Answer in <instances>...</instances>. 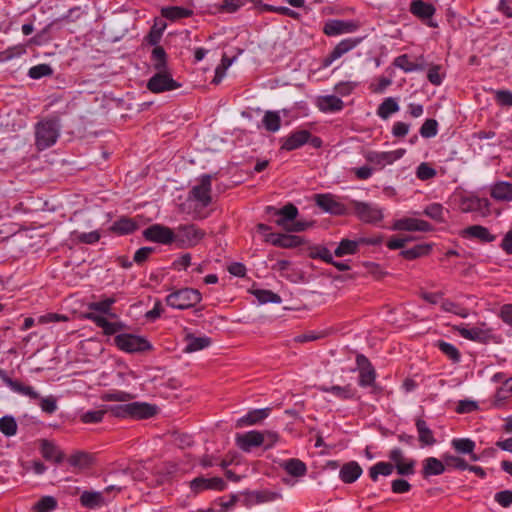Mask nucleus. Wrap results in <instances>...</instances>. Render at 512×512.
Segmentation results:
<instances>
[{
    "instance_id": "61",
    "label": "nucleus",
    "mask_w": 512,
    "mask_h": 512,
    "mask_svg": "<svg viewBox=\"0 0 512 512\" xmlns=\"http://www.w3.org/2000/svg\"><path fill=\"white\" fill-rule=\"evenodd\" d=\"M414 467H415V461L413 459H410L407 461L404 460V461L400 462L399 464H397L396 466H394V468H396V470H397V473L401 476H409V475L414 474V472H415Z\"/></svg>"
},
{
    "instance_id": "58",
    "label": "nucleus",
    "mask_w": 512,
    "mask_h": 512,
    "mask_svg": "<svg viewBox=\"0 0 512 512\" xmlns=\"http://www.w3.org/2000/svg\"><path fill=\"white\" fill-rule=\"evenodd\" d=\"M132 398L130 393L125 391H112L106 392L102 394L101 399L103 401H116V402H126Z\"/></svg>"
},
{
    "instance_id": "10",
    "label": "nucleus",
    "mask_w": 512,
    "mask_h": 512,
    "mask_svg": "<svg viewBox=\"0 0 512 512\" xmlns=\"http://www.w3.org/2000/svg\"><path fill=\"white\" fill-rule=\"evenodd\" d=\"M0 379L3 381L5 385H7L13 392L18 393L20 395L26 396L31 400L40 399V394L34 389V387L25 385L18 380H13L10 378L7 373L0 369Z\"/></svg>"
},
{
    "instance_id": "20",
    "label": "nucleus",
    "mask_w": 512,
    "mask_h": 512,
    "mask_svg": "<svg viewBox=\"0 0 512 512\" xmlns=\"http://www.w3.org/2000/svg\"><path fill=\"white\" fill-rule=\"evenodd\" d=\"M157 413L155 405L146 402H131L129 403V418L133 419H148Z\"/></svg>"
},
{
    "instance_id": "63",
    "label": "nucleus",
    "mask_w": 512,
    "mask_h": 512,
    "mask_svg": "<svg viewBox=\"0 0 512 512\" xmlns=\"http://www.w3.org/2000/svg\"><path fill=\"white\" fill-rule=\"evenodd\" d=\"M494 499L500 506L507 508L512 505V491L504 490L497 492L494 496Z\"/></svg>"
},
{
    "instance_id": "34",
    "label": "nucleus",
    "mask_w": 512,
    "mask_h": 512,
    "mask_svg": "<svg viewBox=\"0 0 512 512\" xmlns=\"http://www.w3.org/2000/svg\"><path fill=\"white\" fill-rule=\"evenodd\" d=\"M68 462L75 468L86 469L92 464V456L87 452L77 451L68 458Z\"/></svg>"
},
{
    "instance_id": "18",
    "label": "nucleus",
    "mask_w": 512,
    "mask_h": 512,
    "mask_svg": "<svg viewBox=\"0 0 512 512\" xmlns=\"http://www.w3.org/2000/svg\"><path fill=\"white\" fill-rule=\"evenodd\" d=\"M315 105L323 113L339 112L344 108V102L335 95L318 96Z\"/></svg>"
},
{
    "instance_id": "49",
    "label": "nucleus",
    "mask_w": 512,
    "mask_h": 512,
    "mask_svg": "<svg viewBox=\"0 0 512 512\" xmlns=\"http://www.w3.org/2000/svg\"><path fill=\"white\" fill-rule=\"evenodd\" d=\"M393 64H394V66L402 69L406 73L423 69V67L421 65L410 61L407 54H402V55L396 57L394 59Z\"/></svg>"
},
{
    "instance_id": "9",
    "label": "nucleus",
    "mask_w": 512,
    "mask_h": 512,
    "mask_svg": "<svg viewBox=\"0 0 512 512\" xmlns=\"http://www.w3.org/2000/svg\"><path fill=\"white\" fill-rule=\"evenodd\" d=\"M146 240L168 245L174 243V230L160 224H153L143 231Z\"/></svg>"
},
{
    "instance_id": "27",
    "label": "nucleus",
    "mask_w": 512,
    "mask_h": 512,
    "mask_svg": "<svg viewBox=\"0 0 512 512\" xmlns=\"http://www.w3.org/2000/svg\"><path fill=\"white\" fill-rule=\"evenodd\" d=\"M41 454L47 461L61 463L64 460L63 452L52 442L48 440L41 441Z\"/></svg>"
},
{
    "instance_id": "57",
    "label": "nucleus",
    "mask_w": 512,
    "mask_h": 512,
    "mask_svg": "<svg viewBox=\"0 0 512 512\" xmlns=\"http://www.w3.org/2000/svg\"><path fill=\"white\" fill-rule=\"evenodd\" d=\"M107 412L105 409L87 411L83 413L80 417L83 423H99L103 420L105 413Z\"/></svg>"
},
{
    "instance_id": "26",
    "label": "nucleus",
    "mask_w": 512,
    "mask_h": 512,
    "mask_svg": "<svg viewBox=\"0 0 512 512\" xmlns=\"http://www.w3.org/2000/svg\"><path fill=\"white\" fill-rule=\"evenodd\" d=\"M445 470L444 460L441 461L435 457H428L423 461L422 475L424 478L441 475Z\"/></svg>"
},
{
    "instance_id": "43",
    "label": "nucleus",
    "mask_w": 512,
    "mask_h": 512,
    "mask_svg": "<svg viewBox=\"0 0 512 512\" xmlns=\"http://www.w3.org/2000/svg\"><path fill=\"white\" fill-rule=\"evenodd\" d=\"M431 245L429 244H418L410 249L401 251V256L407 260H414L416 258L425 256L431 251Z\"/></svg>"
},
{
    "instance_id": "22",
    "label": "nucleus",
    "mask_w": 512,
    "mask_h": 512,
    "mask_svg": "<svg viewBox=\"0 0 512 512\" xmlns=\"http://www.w3.org/2000/svg\"><path fill=\"white\" fill-rule=\"evenodd\" d=\"M362 472L363 470L357 462L350 461L341 467L339 471V478L342 482L351 484L361 476Z\"/></svg>"
},
{
    "instance_id": "53",
    "label": "nucleus",
    "mask_w": 512,
    "mask_h": 512,
    "mask_svg": "<svg viewBox=\"0 0 512 512\" xmlns=\"http://www.w3.org/2000/svg\"><path fill=\"white\" fill-rule=\"evenodd\" d=\"M420 135L423 138H432L438 133V122L435 119H426L420 127Z\"/></svg>"
},
{
    "instance_id": "3",
    "label": "nucleus",
    "mask_w": 512,
    "mask_h": 512,
    "mask_svg": "<svg viewBox=\"0 0 512 512\" xmlns=\"http://www.w3.org/2000/svg\"><path fill=\"white\" fill-rule=\"evenodd\" d=\"M201 299L202 295L197 289L182 288L170 293L166 297V303L172 308L184 310L197 305Z\"/></svg>"
},
{
    "instance_id": "41",
    "label": "nucleus",
    "mask_w": 512,
    "mask_h": 512,
    "mask_svg": "<svg viewBox=\"0 0 512 512\" xmlns=\"http://www.w3.org/2000/svg\"><path fill=\"white\" fill-rule=\"evenodd\" d=\"M435 346L454 363L460 362L461 354L453 344L444 340H438L435 343Z\"/></svg>"
},
{
    "instance_id": "24",
    "label": "nucleus",
    "mask_w": 512,
    "mask_h": 512,
    "mask_svg": "<svg viewBox=\"0 0 512 512\" xmlns=\"http://www.w3.org/2000/svg\"><path fill=\"white\" fill-rule=\"evenodd\" d=\"M462 236L476 238L484 243H490L496 239V235L491 234L488 228L481 225L468 226L463 230Z\"/></svg>"
},
{
    "instance_id": "33",
    "label": "nucleus",
    "mask_w": 512,
    "mask_h": 512,
    "mask_svg": "<svg viewBox=\"0 0 512 512\" xmlns=\"http://www.w3.org/2000/svg\"><path fill=\"white\" fill-rule=\"evenodd\" d=\"M151 61L156 71L168 70L167 54L162 46H155L151 53Z\"/></svg>"
},
{
    "instance_id": "6",
    "label": "nucleus",
    "mask_w": 512,
    "mask_h": 512,
    "mask_svg": "<svg viewBox=\"0 0 512 512\" xmlns=\"http://www.w3.org/2000/svg\"><path fill=\"white\" fill-rule=\"evenodd\" d=\"M147 89L154 93L159 94L167 91L176 90L181 87V84L173 79L169 70L157 71L147 82Z\"/></svg>"
},
{
    "instance_id": "39",
    "label": "nucleus",
    "mask_w": 512,
    "mask_h": 512,
    "mask_svg": "<svg viewBox=\"0 0 512 512\" xmlns=\"http://www.w3.org/2000/svg\"><path fill=\"white\" fill-rule=\"evenodd\" d=\"M394 465L390 462H378L369 469V476L375 482L379 475L389 476L393 473Z\"/></svg>"
},
{
    "instance_id": "30",
    "label": "nucleus",
    "mask_w": 512,
    "mask_h": 512,
    "mask_svg": "<svg viewBox=\"0 0 512 512\" xmlns=\"http://www.w3.org/2000/svg\"><path fill=\"white\" fill-rule=\"evenodd\" d=\"M138 228L137 223L128 217H122L115 221L110 230L118 235H127L133 233Z\"/></svg>"
},
{
    "instance_id": "36",
    "label": "nucleus",
    "mask_w": 512,
    "mask_h": 512,
    "mask_svg": "<svg viewBox=\"0 0 512 512\" xmlns=\"http://www.w3.org/2000/svg\"><path fill=\"white\" fill-rule=\"evenodd\" d=\"M71 238L76 243L95 244L100 240L101 234L98 230H94L87 233L75 230L71 232Z\"/></svg>"
},
{
    "instance_id": "54",
    "label": "nucleus",
    "mask_w": 512,
    "mask_h": 512,
    "mask_svg": "<svg viewBox=\"0 0 512 512\" xmlns=\"http://www.w3.org/2000/svg\"><path fill=\"white\" fill-rule=\"evenodd\" d=\"M57 507V501L52 496L42 497L34 506L36 512H50Z\"/></svg>"
},
{
    "instance_id": "40",
    "label": "nucleus",
    "mask_w": 512,
    "mask_h": 512,
    "mask_svg": "<svg viewBox=\"0 0 512 512\" xmlns=\"http://www.w3.org/2000/svg\"><path fill=\"white\" fill-rule=\"evenodd\" d=\"M114 303H116L115 297H113V296L106 297L100 301L89 303L88 309L91 311L100 312V313L107 314L110 316H115V314L111 313V307Z\"/></svg>"
},
{
    "instance_id": "48",
    "label": "nucleus",
    "mask_w": 512,
    "mask_h": 512,
    "mask_svg": "<svg viewBox=\"0 0 512 512\" xmlns=\"http://www.w3.org/2000/svg\"><path fill=\"white\" fill-rule=\"evenodd\" d=\"M18 429L15 418L11 415H5L0 418V432L6 437H12L16 435Z\"/></svg>"
},
{
    "instance_id": "23",
    "label": "nucleus",
    "mask_w": 512,
    "mask_h": 512,
    "mask_svg": "<svg viewBox=\"0 0 512 512\" xmlns=\"http://www.w3.org/2000/svg\"><path fill=\"white\" fill-rule=\"evenodd\" d=\"M270 412L269 408L255 409L248 412L245 416L239 418L236 422L237 428H243L246 426H252L260 423L262 420L268 417Z\"/></svg>"
},
{
    "instance_id": "51",
    "label": "nucleus",
    "mask_w": 512,
    "mask_h": 512,
    "mask_svg": "<svg viewBox=\"0 0 512 512\" xmlns=\"http://www.w3.org/2000/svg\"><path fill=\"white\" fill-rule=\"evenodd\" d=\"M443 460L447 468H453L457 470H466L468 467V463L461 457L451 455V454H444Z\"/></svg>"
},
{
    "instance_id": "35",
    "label": "nucleus",
    "mask_w": 512,
    "mask_h": 512,
    "mask_svg": "<svg viewBox=\"0 0 512 512\" xmlns=\"http://www.w3.org/2000/svg\"><path fill=\"white\" fill-rule=\"evenodd\" d=\"M360 245L359 239L357 240H349L342 239L335 249L334 254L337 257H343L345 255H353L357 252L358 247Z\"/></svg>"
},
{
    "instance_id": "1",
    "label": "nucleus",
    "mask_w": 512,
    "mask_h": 512,
    "mask_svg": "<svg viewBox=\"0 0 512 512\" xmlns=\"http://www.w3.org/2000/svg\"><path fill=\"white\" fill-rule=\"evenodd\" d=\"M60 120L47 118L35 125V145L38 150H45L53 146L60 135Z\"/></svg>"
},
{
    "instance_id": "62",
    "label": "nucleus",
    "mask_w": 512,
    "mask_h": 512,
    "mask_svg": "<svg viewBox=\"0 0 512 512\" xmlns=\"http://www.w3.org/2000/svg\"><path fill=\"white\" fill-rule=\"evenodd\" d=\"M416 175L420 180H429L436 175V170L427 163H421L417 167Z\"/></svg>"
},
{
    "instance_id": "8",
    "label": "nucleus",
    "mask_w": 512,
    "mask_h": 512,
    "mask_svg": "<svg viewBox=\"0 0 512 512\" xmlns=\"http://www.w3.org/2000/svg\"><path fill=\"white\" fill-rule=\"evenodd\" d=\"M361 26L358 20L330 19L325 22L323 32L327 36H337L356 32Z\"/></svg>"
},
{
    "instance_id": "55",
    "label": "nucleus",
    "mask_w": 512,
    "mask_h": 512,
    "mask_svg": "<svg viewBox=\"0 0 512 512\" xmlns=\"http://www.w3.org/2000/svg\"><path fill=\"white\" fill-rule=\"evenodd\" d=\"M375 379H376V371H375L374 367L367 369V370L359 371L358 384L361 387L374 386Z\"/></svg>"
},
{
    "instance_id": "50",
    "label": "nucleus",
    "mask_w": 512,
    "mask_h": 512,
    "mask_svg": "<svg viewBox=\"0 0 512 512\" xmlns=\"http://www.w3.org/2000/svg\"><path fill=\"white\" fill-rule=\"evenodd\" d=\"M253 295L256 297V299L262 303H281V297L272 292L271 290H265V289H257L253 291Z\"/></svg>"
},
{
    "instance_id": "64",
    "label": "nucleus",
    "mask_w": 512,
    "mask_h": 512,
    "mask_svg": "<svg viewBox=\"0 0 512 512\" xmlns=\"http://www.w3.org/2000/svg\"><path fill=\"white\" fill-rule=\"evenodd\" d=\"M498 316L505 324L512 327V304L502 305Z\"/></svg>"
},
{
    "instance_id": "47",
    "label": "nucleus",
    "mask_w": 512,
    "mask_h": 512,
    "mask_svg": "<svg viewBox=\"0 0 512 512\" xmlns=\"http://www.w3.org/2000/svg\"><path fill=\"white\" fill-rule=\"evenodd\" d=\"M192 14L191 10L186 8L171 6L162 9V15L172 21L187 18Z\"/></svg>"
},
{
    "instance_id": "29",
    "label": "nucleus",
    "mask_w": 512,
    "mask_h": 512,
    "mask_svg": "<svg viewBox=\"0 0 512 512\" xmlns=\"http://www.w3.org/2000/svg\"><path fill=\"white\" fill-rule=\"evenodd\" d=\"M318 390L324 393H332L341 400L352 399L355 396V390L350 384L345 386L334 385L330 387L322 385L318 387Z\"/></svg>"
},
{
    "instance_id": "12",
    "label": "nucleus",
    "mask_w": 512,
    "mask_h": 512,
    "mask_svg": "<svg viewBox=\"0 0 512 512\" xmlns=\"http://www.w3.org/2000/svg\"><path fill=\"white\" fill-rule=\"evenodd\" d=\"M211 181L212 176L209 174L202 175L199 185H196L191 190L193 198L200 202L203 207H207L211 201Z\"/></svg>"
},
{
    "instance_id": "2",
    "label": "nucleus",
    "mask_w": 512,
    "mask_h": 512,
    "mask_svg": "<svg viewBox=\"0 0 512 512\" xmlns=\"http://www.w3.org/2000/svg\"><path fill=\"white\" fill-rule=\"evenodd\" d=\"M174 233V243H176L179 248L195 247L206 235L205 231L195 224L179 225L174 230Z\"/></svg>"
},
{
    "instance_id": "44",
    "label": "nucleus",
    "mask_w": 512,
    "mask_h": 512,
    "mask_svg": "<svg viewBox=\"0 0 512 512\" xmlns=\"http://www.w3.org/2000/svg\"><path fill=\"white\" fill-rule=\"evenodd\" d=\"M451 446L458 454H468L474 451L476 444L469 438H454Z\"/></svg>"
},
{
    "instance_id": "17",
    "label": "nucleus",
    "mask_w": 512,
    "mask_h": 512,
    "mask_svg": "<svg viewBox=\"0 0 512 512\" xmlns=\"http://www.w3.org/2000/svg\"><path fill=\"white\" fill-rule=\"evenodd\" d=\"M393 230L399 231H422L427 232L432 230V226L425 220L416 218H403L397 220L392 227Z\"/></svg>"
},
{
    "instance_id": "60",
    "label": "nucleus",
    "mask_w": 512,
    "mask_h": 512,
    "mask_svg": "<svg viewBox=\"0 0 512 512\" xmlns=\"http://www.w3.org/2000/svg\"><path fill=\"white\" fill-rule=\"evenodd\" d=\"M107 412L118 418H129V403L106 406Z\"/></svg>"
},
{
    "instance_id": "15",
    "label": "nucleus",
    "mask_w": 512,
    "mask_h": 512,
    "mask_svg": "<svg viewBox=\"0 0 512 512\" xmlns=\"http://www.w3.org/2000/svg\"><path fill=\"white\" fill-rule=\"evenodd\" d=\"M311 133L308 130H297L285 138H281V149L286 151L296 150L308 143Z\"/></svg>"
},
{
    "instance_id": "13",
    "label": "nucleus",
    "mask_w": 512,
    "mask_h": 512,
    "mask_svg": "<svg viewBox=\"0 0 512 512\" xmlns=\"http://www.w3.org/2000/svg\"><path fill=\"white\" fill-rule=\"evenodd\" d=\"M236 445L244 452H250L253 448L263 445L261 431L251 430L246 433L236 434Z\"/></svg>"
},
{
    "instance_id": "28",
    "label": "nucleus",
    "mask_w": 512,
    "mask_h": 512,
    "mask_svg": "<svg viewBox=\"0 0 512 512\" xmlns=\"http://www.w3.org/2000/svg\"><path fill=\"white\" fill-rule=\"evenodd\" d=\"M491 197L497 201H512V183L500 181L491 188Z\"/></svg>"
},
{
    "instance_id": "45",
    "label": "nucleus",
    "mask_w": 512,
    "mask_h": 512,
    "mask_svg": "<svg viewBox=\"0 0 512 512\" xmlns=\"http://www.w3.org/2000/svg\"><path fill=\"white\" fill-rule=\"evenodd\" d=\"M187 345L185 348L186 352H195L202 350L206 347H208L211 344V339L209 337H195L192 335H189L187 337Z\"/></svg>"
},
{
    "instance_id": "46",
    "label": "nucleus",
    "mask_w": 512,
    "mask_h": 512,
    "mask_svg": "<svg viewBox=\"0 0 512 512\" xmlns=\"http://www.w3.org/2000/svg\"><path fill=\"white\" fill-rule=\"evenodd\" d=\"M281 497L280 493L269 491V490H262V491H255L251 493L250 501L254 504H261L266 502H272Z\"/></svg>"
},
{
    "instance_id": "25",
    "label": "nucleus",
    "mask_w": 512,
    "mask_h": 512,
    "mask_svg": "<svg viewBox=\"0 0 512 512\" xmlns=\"http://www.w3.org/2000/svg\"><path fill=\"white\" fill-rule=\"evenodd\" d=\"M435 7L423 0H413L410 3V12L419 19H430L435 14Z\"/></svg>"
},
{
    "instance_id": "37",
    "label": "nucleus",
    "mask_w": 512,
    "mask_h": 512,
    "mask_svg": "<svg viewBox=\"0 0 512 512\" xmlns=\"http://www.w3.org/2000/svg\"><path fill=\"white\" fill-rule=\"evenodd\" d=\"M366 159L373 164L385 166L392 164L398 156H395L394 152H370Z\"/></svg>"
},
{
    "instance_id": "52",
    "label": "nucleus",
    "mask_w": 512,
    "mask_h": 512,
    "mask_svg": "<svg viewBox=\"0 0 512 512\" xmlns=\"http://www.w3.org/2000/svg\"><path fill=\"white\" fill-rule=\"evenodd\" d=\"M53 74V69L49 64H38L31 67L28 71V76L32 79H40L42 77L50 76Z\"/></svg>"
},
{
    "instance_id": "38",
    "label": "nucleus",
    "mask_w": 512,
    "mask_h": 512,
    "mask_svg": "<svg viewBox=\"0 0 512 512\" xmlns=\"http://www.w3.org/2000/svg\"><path fill=\"white\" fill-rule=\"evenodd\" d=\"M80 503L87 508H96L104 503V499L100 492L84 491L80 496Z\"/></svg>"
},
{
    "instance_id": "42",
    "label": "nucleus",
    "mask_w": 512,
    "mask_h": 512,
    "mask_svg": "<svg viewBox=\"0 0 512 512\" xmlns=\"http://www.w3.org/2000/svg\"><path fill=\"white\" fill-rule=\"evenodd\" d=\"M262 123L267 131L277 132L281 127V117L276 111H266Z\"/></svg>"
},
{
    "instance_id": "21",
    "label": "nucleus",
    "mask_w": 512,
    "mask_h": 512,
    "mask_svg": "<svg viewBox=\"0 0 512 512\" xmlns=\"http://www.w3.org/2000/svg\"><path fill=\"white\" fill-rule=\"evenodd\" d=\"M415 426L418 433V440L422 447L433 446L437 440L434 436L433 431L429 428L427 422L422 418L415 420Z\"/></svg>"
},
{
    "instance_id": "4",
    "label": "nucleus",
    "mask_w": 512,
    "mask_h": 512,
    "mask_svg": "<svg viewBox=\"0 0 512 512\" xmlns=\"http://www.w3.org/2000/svg\"><path fill=\"white\" fill-rule=\"evenodd\" d=\"M459 334L467 340L487 344L490 342H498V337L495 335L494 330L482 322L473 327L459 326L457 327Z\"/></svg>"
},
{
    "instance_id": "19",
    "label": "nucleus",
    "mask_w": 512,
    "mask_h": 512,
    "mask_svg": "<svg viewBox=\"0 0 512 512\" xmlns=\"http://www.w3.org/2000/svg\"><path fill=\"white\" fill-rule=\"evenodd\" d=\"M316 204L325 212L341 215L345 211V207L330 194H317L315 196Z\"/></svg>"
},
{
    "instance_id": "59",
    "label": "nucleus",
    "mask_w": 512,
    "mask_h": 512,
    "mask_svg": "<svg viewBox=\"0 0 512 512\" xmlns=\"http://www.w3.org/2000/svg\"><path fill=\"white\" fill-rule=\"evenodd\" d=\"M39 400H40L39 405H40L41 410L47 414H53L58 408L57 400L52 395L44 397V398L40 397Z\"/></svg>"
},
{
    "instance_id": "16",
    "label": "nucleus",
    "mask_w": 512,
    "mask_h": 512,
    "mask_svg": "<svg viewBox=\"0 0 512 512\" xmlns=\"http://www.w3.org/2000/svg\"><path fill=\"white\" fill-rule=\"evenodd\" d=\"M268 209L274 210V214L278 216V219L275 222L284 230H287L298 216V209L292 203H288L280 209H274L272 207H268Z\"/></svg>"
},
{
    "instance_id": "5",
    "label": "nucleus",
    "mask_w": 512,
    "mask_h": 512,
    "mask_svg": "<svg viewBox=\"0 0 512 512\" xmlns=\"http://www.w3.org/2000/svg\"><path fill=\"white\" fill-rule=\"evenodd\" d=\"M114 343L120 350L127 353H138L152 349V345L146 338L128 333L116 335Z\"/></svg>"
},
{
    "instance_id": "32",
    "label": "nucleus",
    "mask_w": 512,
    "mask_h": 512,
    "mask_svg": "<svg viewBox=\"0 0 512 512\" xmlns=\"http://www.w3.org/2000/svg\"><path fill=\"white\" fill-rule=\"evenodd\" d=\"M399 111V105L397 101L392 98L388 97L383 100V102L378 106L377 108V115L386 120L388 119L392 114Z\"/></svg>"
},
{
    "instance_id": "56",
    "label": "nucleus",
    "mask_w": 512,
    "mask_h": 512,
    "mask_svg": "<svg viewBox=\"0 0 512 512\" xmlns=\"http://www.w3.org/2000/svg\"><path fill=\"white\" fill-rule=\"evenodd\" d=\"M303 244V239L295 235L281 234L278 247L281 248H294Z\"/></svg>"
},
{
    "instance_id": "31",
    "label": "nucleus",
    "mask_w": 512,
    "mask_h": 512,
    "mask_svg": "<svg viewBox=\"0 0 512 512\" xmlns=\"http://www.w3.org/2000/svg\"><path fill=\"white\" fill-rule=\"evenodd\" d=\"M282 467L289 475L294 477H302L307 472L306 464L296 458L285 461Z\"/></svg>"
},
{
    "instance_id": "11",
    "label": "nucleus",
    "mask_w": 512,
    "mask_h": 512,
    "mask_svg": "<svg viewBox=\"0 0 512 512\" xmlns=\"http://www.w3.org/2000/svg\"><path fill=\"white\" fill-rule=\"evenodd\" d=\"M362 41V38H347L340 41L331 53L323 60V66H330L335 60L342 57L344 54L353 50L357 47Z\"/></svg>"
},
{
    "instance_id": "7",
    "label": "nucleus",
    "mask_w": 512,
    "mask_h": 512,
    "mask_svg": "<svg viewBox=\"0 0 512 512\" xmlns=\"http://www.w3.org/2000/svg\"><path fill=\"white\" fill-rule=\"evenodd\" d=\"M351 206L356 216L365 223L376 224L384 217L382 209L375 204L352 200Z\"/></svg>"
},
{
    "instance_id": "14",
    "label": "nucleus",
    "mask_w": 512,
    "mask_h": 512,
    "mask_svg": "<svg viewBox=\"0 0 512 512\" xmlns=\"http://www.w3.org/2000/svg\"><path fill=\"white\" fill-rule=\"evenodd\" d=\"M190 488L195 493H199L204 490L222 491L226 488V483L220 477H197L190 482Z\"/></svg>"
}]
</instances>
